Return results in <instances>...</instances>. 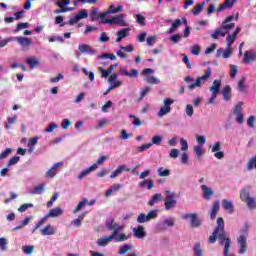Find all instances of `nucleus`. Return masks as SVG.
<instances>
[{"instance_id": "obj_27", "label": "nucleus", "mask_w": 256, "mask_h": 256, "mask_svg": "<svg viewBox=\"0 0 256 256\" xmlns=\"http://www.w3.org/2000/svg\"><path fill=\"white\" fill-rule=\"evenodd\" d=\"M159 201H163V194L156 193L152 196L151 200L148 202V205L153 207L155 203H159Z\"/></svg>"}, {"instance_id": "obj_41", "label": "nucleus", "mask_w": 256, "mask_h": 256, "mask_svg": "<svg viewBox=\"0 0 256 256\" xmlns=\"http://www.w3.org/2000/svg\"><path fill=\"white\" fill-rule=\"evenodd\" d=\"M237 73H239V67L237 65H230V77L231 79H235L237 77Z\"/></svg>"}, {"instance_id": "obj_64", "label": "nucleus", "mask_w": 256, "mask_h": 256, "mask_svg": "<svg viewBox=\"0 0 256 256\" xmlns=\"http://www.w3.org/2000/svg\"><path fill=\"white\" fill-rule=\"evenodd\" d=\"M191 53L192 55H199V53H201V48L199 47V45L192 46Z\"/></svg>"}, {"instance_id": "obj_53", "label": "nucleus", "mask_w": 256, "mask_h": 256, "mask_svg": "<svg viewBox=\"0 0 256 256\" xmlns=\"http://www.w3.org/2000/svg\"><path fill=\"white\" fill-rule=\"evenodd\" d=\"M161 141H163V137L160 135H156L152 138V145H161Z\"/></svg>"}, {"instance_id": "obj_51", "label": "nucleus", "mask_w": 256, "mask_h": 256, "mask_svg": "<svg viewBox=\"0 0 256 256\" xmlns=\"http://www.w3.org/2000/svg\"><path fill=\"white\" fill-rule=\"evenodd\" d=\"M235 39H237V36L231 34V35H228L226 37V41H227V47H231V45H233V43H235Z\"/></svg>"}, {"instance_id": "obj_4", "label": "nucleus", "mask_w": 256, "mask_h": 256, "mask_svg": "<svg viewBox=\"0 0 256 256\" xmlns=\"http://www.w3.org/2000/svg\"><path fill=\"white\" fill-rule=\"evenodd\" d=\"M102 23L108 24V25H119L120 27H127V22H125V14H119L116 16H113L112 19H103L101 20Z\"/></svg>"}, {"instance_id": "obj_36", "label": "nucleus", "mask_w": 256, "mask_h": 256, "mask_svg": "<svg viewBox=\"0 0 256 256\" xmlns=\"http://www.w3.org/2000/svg\"><path fill=\"white\" fill-rule=\"evenodd\" d=\"M56 5L60 9H69L67 5H71V0H57Z\"/></svg>"}, {"instance_id": "obj_59", "label": "nucleus", "mask_w": 256, "mask_h": 256, "mask_svg": "<svg viewBox=\"0 0 256 256\" xmlns=\"http://www.w3.org/2000/svg\"><path fill=\"white\" fill-rule=\"evenodd\" d=\"M156 40H157V37H156V36H149V37L146 39V45H148L149 47H151L152 45H155Z\"/></svg>"}, {"instance_id": "obj_48", "label": "nucleus", "mask_w": 256, "mask_h": 256, "mask_svg": "<svg viewBox=\"0 0 256 256\" xmlns=\"http://www.w3.org/2000/svg\"><path fill=\"white\" fill-rule=\"evenodd\" d=\"M151 91H153V89H151V87L146 86L144 88H142L141 93H140V101L141 99H143L148 93H151Z\"/></svg>"}, {"instance_id": "obj_1", "label": "nucleus", "mask_w": 256, "mask_h": 256, "mask_svg": "<svg viewBox=\"0 0 256 256\" xmlns=\"http://www.w3.org/2000/svg\"><path fill=\"white\" fill-rule=\"evenodd\" d=\"M217 226L215 227L212 235L209 237L208 242L213 244L219 240L220 245H224V256H229V249H231V238L225 233V221L222 217L217 218Z\"/></svg>"}, {"instance_id": "obj_39", "label": "nucleus", "mask_w": 256, "mask_h": 256, "mask_svg": "<svg viewBox=\"0 0 256 256\" xmlns=\"http://www.w3.org/2000/svg\"><path fill=\"white\" fill-rule=\"evenodd\" d=\"M203 7H205V2L197 3L194 9L192 10L193 15H199V13L203 11Z\"/></svg>"}, {"instance_id": "obj_20", "label": "nucleus", "mask_w": 256, "mask_h": 256, "mask_svg": "<svg viewBox=\"0 0 256 256\" xmlns=\"http://www.w3.org/2000/svg\"><path fill=\"white\" fill-rule=\"evenodd\" d=\"M120 75L124 77H139V70L132 69L131 72L127 71V68L121 67L120 68Z\"/></svg>"}, {"instance_id": "obj_37", "label": "nucleus", "mask_w": 256, "mask_h": 256, "mask_svg": "<svg viewBox=\"0 0 256 256\" xmlns=\"http://www.w3.org/2000/svg\"><path fill=\"white\" fill-rule=\"evenodd\" d=\"M87 203H89V199L83 198V200L80 201V202L78 203V205L76 206V208L73 210V213H79V211H80L83 207H85V205H87Z\"/></svg>"}, {"instance_id": "obj_2", "label": "nucleus", "mask_w": 256, "mask_h": 256, "mask_svg": "<svg viewBox=\"0 0 256 256\" xmlns=\"http://www.w3.org/2000/svg\"><path fill=\"white\" fill-rule=\"evenodd\" d=\"M233 21V16H228L223 22L222 27L216 29L213 34H211L212 39H219L220 37H225L226 33H229L231 29H235V23H231ZM230 23V24H227Z\"/></svg>"}, {"instance_id": "obj_60", "label": "nucleus", "mask_w": 256, "mask_h": 256, "mask_svg": "<svg viewBox=\"0 0 256 256\" xmlns=\"http://www.w3.org/2000/svg\"><path fill=\"white\" fill-rule=\"evenodd\" d=\"M247 123H248V127H250L251 129H255V116L254 115L249 116Z\"/></svg>"}, {"instance_id": "obj_42", "label": "nucleus", "mask_w": 256, "mask_h": 256, "mask_svg": "<svg viewBox=\"0 0 256 256\" xmlns=\"http://www.w3.org/2000/svg\"><path fill=\"white\" fill-rule=\"evenodd\" d=\"M45 192V185L40 184L38 186H36L33 190V195H41Z\"/></svg>"}, {"instance_id": "obj_35", "label": "nucleus", "mask_w": 256, "mask_h": 256, "mask_svg": "<svg viewBox=\"0 0 256 256\" xmlns=\"http://www.w3.org/2000/svg\"><path fill=\"white\" fill-rule=\"evenodd\" d=\"M222 207L225 211H229V213H233V203L227 199L222 200Z\"/></svg>"}, {"instance_id": "obj_56", "label": "nucleus", "mask_w": 256, "mask_h": 256, "mask_svg": "<svg viewBox=\"0 0 256 256\" xmlns=\"http://www.w3.org/2000/svg\"><path fill=\"white\" fill-rule=\"evenodd\" d=\"M136 21L137 23H139V25H141L142 27H145L146 23H145V17L143 15L137 14Z\"/></svg>"}, {"instance_id": "obj_22", "label": "nucleus", "mask_w": 256, "mask_h": 256, "mask_svg": "<svg viewBox=\"0 0 256 256\" xmlns=\"http://www.w3.org/2000/svg\"><path fill=\"white\" fill-rule=\"evenodd\" d=\"M134 237L137 239H143L146 237L147 233H145V227L139 225L137 228H133Z\"/></svg>"}, {"instance_id": "obj_10", "label": "nucleus", "mask_w": 256, "mask_h": 256, "mask_svg": "<svg viewBox=\"0 0 256 256\" xmlns=\"http://www.w3.org/2000/svg\"><path fill=\"white\" fill-rule=\"evenodd\" d=\"M14 41H17V43L22 47V51H28L29 47L33 44V40H31V38L21 36L15 37Z\"/></svg>"}, {"instance_id": "obj_3", "label": "nucleus", "mask_w": 256, "mask_h": 256, "mask_svg": "<svg viewBox=\"0 0 256 256\" xmlns=\"http://www.w3.org/2000/svg\"><path fill=\"white\" fill-rule=\"evenodd\" d=\"M61 215H63V209L59 207L50 209L49 212L36 223L34 229L32 230V233H35L37 229L43 226L45 224V221H47L49 217H61Z\"/></svg>"}, {"instance_id": "obj_45", "label": "nucleus", "mask_w": 256, "mask_h": 256, "mask_svg": "<svg viewBox=\"0 0 256 256\" xmlns=\"http://www.w3.org/2000/svg\"><path fill=\"white\" fill-rule=\"evenodd\" d=\"M11 153H13V149L11 148H6L4 151L1 152L0 154V161H2V159H7V157H9V155H11Z\"/></svg>"}, {"instance_id": "obj_34", "label": "nucleus", "mask_w": 256, "mask_h": 256, "mask_svg": "<svg viewBox=\"0 0 256 256\" xmlns=\"http://www.w3.org/2000/svg\"><path fill=\"white\" fill-rule=\"evenodd\" d=\"M250 195H251V192L248 189H242L240 192L241 201L246 203L251 198Z\"/></svg>"}, {"instance_id": "obj_57", "label": "nucleus", "mask_w": 256, "mask_h": 256, "mask_svg": "<svg viewBox=\"0 0 256 256\" xmlns=\"http://www.w3.org/2000/svg\"><path fill=\"white\" fill-rule=\"evenodd\" d=\"M90 18H91V21H97V19H101V17H99V13L97 12V9H93L90 12Z\"/></svg>"}, {"instance_id": "obj_38", "label": "nucleus", "mask_w": 256, "mask_h": 256, "mask_svg": "<svg viewBox=\"0 0 256 256\" xmlns=\"http://www.w3.org/2000/svg\"><path fill=\"white\" fill-rule=\"evenodd\" d=\"M130 28H123L117 32V37L125 39V37H129Z\"/></svg>"}, {"instance_id": "obj_32", "label": "nucleus", "mask_w": 256, "mask_h": 256, "mask_svg": "<svg viewBox=\"0 0 256 256\" xmlns=\"http://www.w3.org/2000/svg\"><path fill=\"white\" fill-rule=\"evenodd\" d=\"M26 63L29 65L30 69H35V67H39V60L35 57H30L26 59Z\"/></svg>"}, {"instance_id": "obj_21", "label": "nucleus", "mask_w": 256, "mask_h": 256, "mask_svg": "<svg viewBox=\"0 0 256 256\" xmlns=\"http://www.w3.org/2000/svg\"><path fill=\"white\" fill-rule=\"evenodd\" d=\"M59 167H63V163L62 162H58L56 164H54L51 169H49L46 172V177H48L49 179H53V177H55V175H57V168Z\"/></svg>"}, {"instance_id": "obj_6", "label": "nucleus", "mask_w": 256, "mask_h": 256, "mask_svg": "<svg viewBox=\"0 0 256 256\" xmlns=\"http://www.w3.org/2000/svg\"><path fill=\"white\" fill-rule=\"evenodd\" d=\"M173 103H175V100L171 98L164 99V106H162L158 111V117H160V119L162 117H165V115L171 113V106L173 105Z\"/></svg>"}, {"instance_id": "obj_61", "label": "nucleus", "mask_w": 256, "mask_h": 256, "mask_svg": "<svg viewBox=\"0 0 256 256\" xmlns=\"http://www.w3.org/2000/svg\"><path fill=\"white\" fill-rule=\"evenodd\" d=\"M249 209H256V201L254 198H250L246 201Z\"/></svg>"}, {"instance_id": "obj_40", "label": "nucleus", "mask_w": 256, "mask_h": 256, "mask_svg": "<svg viewBox=\"0 0 256 256\" xmlns=\"http://www.w3.org/2000/svg\"><path fill=\"white\" fill-rule=\"evenodd\" d=\"M157 174L159 177H169L171 175V171L169 169H164L163 167L158 168Z\"/></svg>"}, {"instance_id": "obj_50", "label": "nucleus", "mask_w": 256, "mask_h": 256, "mask_svg": "<svg viewBox=\"0 0 256 256\" xmlns=\"http://www.w3.org/2000/svg\"><path fill=\"white\" fill-rule=\"evenodd\" d=\"M20 160L19 156H13L7 163V167H13V165H17L18 161Z\"/></svg>"}, {"instance_id": "obj_31", "label": "nucleus", "mask_w": 256, "mask_h": 256, "mask_svg": "<svg viewBox=\"0 0 256 256\" xmlns=\"http://www.w3.org/2000/svg\"><path fill=\"white\" fill-rule=\"evenodd\" d=\"M140 187L145 188L148 187V190L151 191L155 187V182L152 179H146L140 182Z\"/></svg>"}, {"instance_id": "obj_52", "label": "nucleus", "mask_w": 256, "mask_h": 256, "mask_svg": "<svg viewBox=\"0 0 256 256\" xmlns=\"http://www.w3.org/2000/svg\"><path fill=\"white\" fill-rule=\"evenodd\" d=\"M151 147H153V143L143 144L138 147V152L143 153V151H147V149H151Z\"/></svg>"}, {"instance_id": "obj_63", "label": "nucleus", "mask_w": 256, "mask_h": 256, "mask_svg": "<svg viewBox=\"0 0 256 256\" xmlns=\"http://www.w3.org/2000/svg\"><path fill=\"white\" fill-rule=\"evenodd\" d=\"M170 41H172V43H179V41H181V34L172 35Z\"/></svg>"}, {"instance_id": "obj_5", "label": "nucleus", "mask_w": 256, "mask_h": 256, "mask_svg": "<svg viewBox=\"0 0 256 256\" xmlns=\"http://www.w3.org/2000/svg\"><path fill=\"white\" fill-rule=\"evenodd\" d=\"M153 73H155V70H153L152 68H146L141 72V75L143 77H146L145 81L149 85H159L161 83V80H159L155 76H149L153 75Z\"/></svg>"}, {"instance_id": "obj_23", "label": "nucleus", "mask_w": 256, "mask_h": 256, "mask_svg": "<svg viewBox=\"0 0 256 256\" xmlns=\"http://www.w3.org/2000/svg\"><path fill=\"white\" fill-rule=\"evenodd\" d=\"M40 235H55V227H53L51 224H48L47 226L40 230Z\"/></svg>"}, {"instance_id": "obj_58", "label": "nucleus", "mask_w": 256, "mask_h": 256, "mask_svg": "<svg viewBox=\"0 0 256 256\" xmlns=\"http://www.w3.org/2000/svg\"><path fill=\"white\" fill-rule=\"evenodd\" d=\"M34 250H35L34 246H23L22 247V251H24V253L26 255H31V253H33Z\"/></svg>"}, {"instance_id": "obj_12", "label": "nucleus", "mask_w": 256, "mask_h": 256, "mask_svg": "<svg viewBox=\"0 0 256 256\" xmlns=\"http://www.w3.org/2000/svg\"><path fill=\"white\" fill-rule=\"evenodd\" d=\"M115 237H117V231H113L110 236L98 239L97 245L99 247H107V245H109V243H111Z\"/></svg>"}, {"instance_id": "obj_18", "label": "nucleus", "mask_w": 256, "mask_h": 256, "mask_svg": "<svg viewBox=\"0 0 256 256\" xmlns=\"http://www.w3.org/2000/svg\"><path fill=\"white\" fill-rule=\"evenodd\" d=\"M201 189L203 191V198L206 199V201H211V198L215 195V191L207 185H202Z\"/></svg>"}, {"instance_id": "obj_46", "label": "nucleus", "mask_w": 256, "mask_h": 256, "mask_svg": "<svg viewBox=\"0 0 256 256\" xmlns=\"http://www.w3.org/2000/svg\"><path fill=\"white\" fill-rule=\"evenodd\" d=\"M23 29H29V23H27V22L18 23V25L14 31H15V33H19V31H21Z\"/></svg>"}, {"instance_id": "obj_28", "label": "nucleus", "mask_w": 256, "mask_h": 256, "mask_svg": "<svg viewBox=\"0 0 256 256\" xmlns=\"http://www.w3.org/2000/svg\"><path fill=\"white\" fill-rule=\"evenodd\" d=\"M224 101H231V86L226 85L222 90Z\"/></svg>"}, {"instance_id": "obj_43", "label": "nucleus", "mask_w": 256, "mask_h": 256, "mask_svg": "<svg viewBox=\"0 0 256 256\" xmlns=\"http://www.w3.org/2000/svg\"><path fill=\"white\" fill-rule=\"evenodd\" d=\"M131 249H133V246H131V245H129V244L123 245V246L119 249V255H125L126 253H128V251H131Z\"/></svg>"}, {"instance_id": "obj_30", "label": "nucleus", "mask_w": 256, "mask_h": 256, "mask_svg": "<svg viewBox=\"0 0 256 256\" xmlns=\"http://www.w3.org/2000/svg\"><path fill=\"white\" fill-rule=\"evenodd\" d=\"M246 81L247 78L245 76H242L238 81V91H240V93H247V88L245 87Z\"/></svg>"}, {"instance_id": "obj_49", "label": "nucleus", "mask_w": 256, "mask_h": 256, "mask_svg": "<svg viewBox=\"0 0 256 256\" xmlns=\"http://www.w3.org/2000/svg\"><path fill=\"white\" fill-rule=\"evenodd\" d=\"M37 141H39V137H32L28 140L29 149H33L37 145Z\"/></svg>"}, {"instance_id": "obj_33", "label": "nucleus", "mask_w": 256, "mask_h": 256, "mask_svg": "<svg viewBox=\"0 0 256 256\" xmlns=\"http://www.w3.org/2000/svg\"><path fill=\"white\" fill-rule=\"evenodd\" d=\"M233 7V2L231 0H225L223 4H221L217 11L218 13H221V11H225V9H231Z\"/></svg>"}, {"instance_id": "obj_11", "label": "nucleus", "mask_w": 256, "mask_h": 256, "mask_svg": "<svg viewBox=\"0 0 256 256\" xmlns=\"http://www.w3.org/2000/svg\"><path fill=\"white\" fill-rule=\"evenodd\" d=\"M234 115L236 116V121L239 125H243L244 116H243V102H238L234 108Z\"/></svg>"}, {"instance_id": "obj_24", "label": "nucleus", "mask_w": 256, "mask_h": 256, "mask_svg": "<svg viewBox=\"0 0 256 256\" xmlns=\"http://www.w3.org/2000/svg\"><path fill=\"white\" fill-rule=\"evenodd\" d=\"M221 90V80H214L212 86L210 87V91L214 95H218Z\"/></svg>"}, {"instance_id": "obj_13", "label": "nucleus", "mask_w": 256, "mask_h": 256, "mask_svg": "<svg viewBox=\"0 0 256 256\" xmlns=\"http://www.w3.org/2000/svg\"><path fill=\"white\" fill-rule=\"evenodd\" d=\"M106 227L108 231H117V235L119 234V231L123 230V226H120L119 224H117V222H115V220L113 219L107 220Z\"/></svg>"}, {"instance_id": "obj_7", "label": "nucleus", "mask_w": 256, "mask_h": 256, "mask_svg": "<svg viewBox=\"0 0 256 256\" xmlns=\"http://www.w3.org/2000/svg\"><path fill=\"white\" fill-rule=\"evenodd\" d=\"M166 200L164 202V207L166 211H170V209H173L177 205V200L175 199V193L167 190L166 191Z\"/></svg>"}, {"instance_id": "obj_62", "label": "nucleus", "mask_w": 256, "mask_h": 256, "mask_svg": "<svg viewBox=\"0 0 256 256\" xmlns=\"http://www.w3.org/2000/svg\"><path fill=\"white\" fill-rule=\"evenodd\" d=\"M157 211L159 210H151L146 216L148 221H151V219L157 218Z\"/></svg>"}, {"instance_id": "obj_25", "label": "nucleus", "mask_w": 256, "mask_h": 256, "mask_svg": "<svg viewBox=\"0 0 256 256\" xmlns=\"http://www.w3.org/2000/svg\"><path fill=\"white\" fill-rule=\"evenodd\" d=\"M252 61H256L255 51H246L244 55V63H251Z\"/></svg>"}, {"instance_id": "obj_8", "label": "nucleus", "mask_w": 256, "mask_h": 256, "mask_svg": "<svg viewBox=\"0 0 256 256\" xmlns=\"http://www.w3.org/2000/svg\"><path fill=\"white\" fill-rule=\"evenodd\" d=\"M209 77H211V68H208L203 76L198 77L194 84H190L188 89L192 91V89H195L196 87H201V85L205 83Z\"/></svg>"}, {"instance_id": "obj_54", "label": "nucleus", "mask_w": 256, "mask_h": 256, "mask_svg": "<svg viewBox=\"0 0 256 256\" xmlns=\"http://www.w3.org/2000/svg\"><path fill=\"white\" fill-rule=\"evenodd\" d=\"M83 219H85V213L79 215L78 218L73 221L75 227H81V221H83Z\"/></svg>"}, {"instance_id": "obj_26", "label": "nucleus", "mask_w": 256, "mask_h": 256, "mask_svg": "<svg viewBox=\"0 0 256 256\" xmlns=\"http://www.w3.org/2000/svg\"><path fill=\"white\" fill-rule=\"evenodd\" d=\"M97 169V164H93L92 166L88 167L87 169H85L84 171H82L79 175H78V179H83L84 177H87V175H89L91 173V171H95Z\"/></svg>"}, {"instance_id": "obj_29", "label": "nucleus", "mask_w": 256, "mask_h": 256, "mask_svg": "<svg viewBox=\"0 0 256 256\" xmlns=\"http://www.w3.org/2000/svg\"><path fill=\"white\" fill-rule=\"evenodd\" d=\"M217 213H219V200L214 202L212 205V209L210 213V219L212 221L215 220V217H217Z\"/></svg>"}, {"instance_id": "obj_44", "label": "nucleus", "mask_w": 256, "mask_h": 256, "mask_svg": "<svg viewBox=\"0 0 256 256\" xmlns=\"http://www.w3.org/2000/svg\"><path fill=\"white\" fill-rule=\"evenodd\" d=\"M97 59H111V61H117V56H115V54L104 53L98 56Z\"/></svg>"}, {"instance_id": "obj_55", "label": "nucleus", "mask_w": 256, "mask_h": 256, "mask_svg": "<svg viewBox=\"0 0 256 256\" xmlns=\"http://www.w3.org/2000/svg\"><path fill=\"white\" fill-rule=\"evenodd\" d=\"M147 221H149V218H147V215H145L144 213H141L138 215L137 217L138 223H147Z\"/></svg>"}, {"instance_id": "obj_47", "label": "nucleus", "mask_w": 256, "mask_h": 256, "mask_svg": "<svg viewBox=\"0 0 256 256\" xmlns=\"http://www.w3.org/2000/svg\"><path fill=\"white\" fill-rule=\"evenodd\" d=\"M194 254L195 256H203V249H201V244L196 243L194 245Z\"/></svg>"}, {"instance_id": "obj_16", "label": "nucleus", "mask_w": 256, "mask_h": 256, "mask_svg": "<svg viewBox=\"0 0 256 256\" xmlns=\"http://www.w3.org/2000/svg\"><path fill=\"white\" fill-rule=\"evenodd\" d=\"M184 24V25H187V18H182V19H176L171 27L167 30V33L171 34V33H174L175 32V29H178V27L181 26V24Z\"/></svg>"}, {"instance_id": "obj_15", "label": "nucleus", "mask_w": 256, "mask_h": 256, "mask_svg": "<svg viewBox=\"0 0 256 256\" xmlns=\"http://www.w3.org/2000/svg\"><path fill=\"white\" fill-rule=\"evenodd\" d=\"M120 11H123V5H119L117 8H115V5H110V11L107 12H103L101 14H99V17L101 20L105 19V17H107V15L109 14H117L120 13Z\"/></svg>"}, {"instance_id": "obj_9", "label": "nucleus", "mask_w": 256, "mask_h": 256, "mask_svg": "<svg viewBox=\"0 0 256 256\" xmlns=\"http://www.w3.org/2000/svg\"><path fill=\"white\" fill-rule=\"evenodd\" d=\"M183 219H190V225L193 229L197 227H201L202 221L197 215V213H192V214H185L183 216Z\"/></svg>"}, {"instance_id": "obj_19", "label": "nucleus", "mask_w": 256, "mask_h": 256, "mask_svg": "<svg viewBox=\"0 0 256 256\" xmlns=\"http://www.w3.org/2000/svg\"><path fill=\"white\" fill-rule=\"evenodd\" d=\"M239 245H240V250H239V253L241 255H243L244 253H247V238L243 235L239 236L238 239H237Z\"/></svg>"}, {"instance_id": "obj_17", "label": "nucleus", "mask_w": 256, "mask_h": 256, "mask_svg": "<svg viewBox=\"0 0 256 256\" xmlns=\"http://www.w3.org/2000/svg\"><path fill=\"white\" fill-rule=\"evenodd\" d=\"M129 171H131V169L127 168V165H120L111 173L110 179H115V177H119L121 173H129Z\"/></svg>"}, {"instance_id": "obj_14", "label": "nucleus", "mask_w": 256, "mask_h": 256, "mask_svg": "<svg viewBox=\"0 0 256 256\" xmlns=\"http://www.w3.org/2000/svg\"><path fill=\"white\" fill-rule=\"evenodd\" d=\"M78 50L80 53H89V55H97V50L93 49L89 44H79Z\"/></svg>"}]
</instances>
